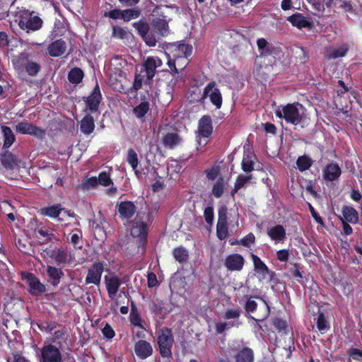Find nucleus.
<instances>
[{
    "label": "nucleus",
    "instance_id": "1",
    "mask_svg": "<svg viewBox=\"0 0 362 362\" xmlns=\"http://www.w3.org/2000/svg\"><path fill=\"white\" fill-rule=\"evenodd\" d=\"M32 55L28 52H23L12 58V64L18 72H25L28 76L35 77L41 71V65L32 60Z\"/></svg>",
    "mask_w": 362,
    "mask_h": 362
},
{
    "label": "nucleus",
    "instance_id": "2",
    "mask_svg": "<svg viewBox=\"0 0 362 362\" xmlns=\"http://www.w3.org/2000/svg\"><path fill=\"white\" fill-rule=\"evenodd\" d=\"M299 107L303 108V106L298 102L279 105L275 110V115L279 119H284L287 123L297 125L303 122Z\"/></svg>",
    "mask_w": 362,
    "mask_h": 362
},
{
    "label": "nucleus",
    "instance_id": "3",
    "mask_svg": "<svg viewBox=\"0 0 362 362\" xmlns=\"http://www.w3.org/2000/svg\"><path fill=\"white\" fill-rule=\"evenodd\" d=\"M198 96L194 98L192 100H197L200 104H204L206 98H209L216 109L219 110L223 103L222 94L220 89L218 88L215 81L209 82L204 88L202 93L201 90H197Z\"/></svg>",
    "mask_w": 362,
    "mask_h": 362
},
{
    "label": "nucleus",
    "instance_id": "4",
    "mask_svg": "<svg viewBox=\"0 0 362 362\" xmlns=\"http://www.w3.org/2000/svg\"><path fill=\"white\" fill-rule=\"evenodd\" d=\"M168 9L169 7L165 6H159L156 7V11L158 16L153 18L151 21V25L152 28V33L156 34V37L158 39V42L163 37H167L170 32L169 27V22L171 18L168 16L165 15V12L162 10L163 8Z\"/></svg>",
    "mask_w": 362,
    "mask_h": 362
},
{
    "label": "nucleus",
    "instance_id": "5",
    "mask_svg": "<svg viewBox=\"0 0 362 362\" xmlns=\"http://www.w3.org/2000/svg\"><path fill=\"white\" fill-rule=\"evenodd\" d=\"M174 337L170 328L163 327L158 332L157 344L162 358L170 359L173 358V346Z\"/></svg>",
    "mask_w": 362,
    "mask_h": 362
},
{
    "label": "nucleus",
    "instance_id": "6",
    "mask_svg": "<svg viewBox=\"0 0 362 362\" xmlns=\"http://www.w3.org/2000/svg\"><path fill=\"white\" fill-rule=\"evenodd\" d=\"M149 215L144 212L137 213L132 221L131 235L139 238V244L144 245L147 242L148 223Z\"/></svg>",
    "mask_w": 362,
    "mask_h": 362
},
{
    "label": "nucleus",
    "instance_id": "7",
    "mask_svg": "<svg viewBox=\"0 0 362 362\" xmlns=\"http://www.w3.org/2000/svg\"><path fill=\"white\" fill-rule=\"evenodd\" d=\"M132 25L147 46L155 47L156 45L158 39L156 37V34L150 31V25L146 21L141 19L133 23Z\"/></svg>",
    "mask_w": 362,
    "mask_h": 362
},
{
    "label": "nucleus",
    "instance_id": "8",
    "mask_svg": "<svg viewBox=\"0 0 362 362\" xmlns=\"http://www.w3.org/2000/svg\"><path fill=\"white\" fill-rule=\"evenodd\" d=\"M54 344H44L40 349V362H62V352Z\"/></svg>",
    "mask_w": 362,
    "mask_h": 362
},
{
    "label": "nucleus",
    "instance_id": "9",
    "mask_svg": "<svg viewBox=\"0 0 362 362\" xmlns=\"http://www.w3.org/2000/svg\"><path fill=\"white\" fill-rule=\"evenodd\" d=\"M69 338V332L64 325H62L55 330L52 336L48 338L49 343L48 344H54L57 348L65 350L69 344L68 341Z\"/></svg>",
    "mask_w": 362,
    "mask_h": 362
},
{
    "label": "nucleus",
    "instance_id": "10",
    "mask_svg": "<svg viewBox=\"0 0 362 362\" xmlns=\"http://www.w3.org/2000/svg\"><path fill=\"white\" fill-rule=\"evenodd\" d=\"M103 272V262L96 261L93 262L91 267L88 270L87 276L85 279L86 284H92L96 286L100 285Z\"/></svg>",
    "mask_w": 362,
    "mask_h": 362
},
{
    "label": "nucleus",
    "instance_id": "11",
    "mask_svg": "<svg viewBox=\"0 0 362 362\" xmlns=\"http://www.w3.org/2000/svg\"><path fill=\"white\" fill-rule=\"evenodd\" d=\"M16 131L22 134H29L38 139H42L46 134V131L27 121L21 122L16 126Z\"/></svg>",
    "mask_w": 362,
    "mask_h": 362
},
{
    "label": "nucleus",
    "instance_id": "12",
    "mask_svg": "<svg viewBox=\"0 0 362 362\" xmlns=\"http://www.w3.org/2000/svg\"><path fill=\"white\" fill-rule=\"evenodd\" d=\"M244 257L238 253H233L227 255L224 260V266L228 271L240 272L245 265Z\"/></svg>",
    "mask_w": 362,
    "mask_h": 362
},
{
    "label": "nucleus",
    "instance_id": "13",
    "mask_svg": "<svg viewBox=\"0 0 362 362\" xmlns=\"http://www.w3.org/2000/svg\"><path fill=\"white\" fill-rule=\"evenodd\" d=\"M161 60L158 57H148L143 64L146 72V83L150 84L156 75V68L161 65Z\"/></svg>",
    "mask_w": 362,
    "mask_h": 362
},
{
    "label": "nucleus",
    "instance_id": "14",
    "mask_svg": "<svg viewBox=\"0 0 362 362\" xmlns=\"http://www.w3.org/2000/svg\"><path fill=\"white\" fill-rule=\"evenodd\" d=\"M102 99L103 97L99 85L98 83H96V85L93 89L90 95L86 98V107L90 110L91 113L98 112Z\"/></svg>",
    "mask_w": 362,
    "mask_h": 362
},
{
    "label": "nucleus",
    "instance_id": "15",
    "mask_svg": "<svg viewBox=\"0 0 362 362\" xmlns=\"http://www.w3.org/2000/svg\"><path fill=\"white\" fill-rule=\"evenodd\" d=\"M53 230L47 226H43L41 223L33 233L36 238L41 240L42 244H47L48 243L57 240V236L52 233Z\"/></svg>",
    "mask_w": 362,
    "mask_h": 362
},
{
    "label": "nucleus",
    "instance_id": "16",
    "mask_svg": "<svg viewBox=\"0 0 362 362\" xmlns=\"http://www.w3.org/2000/svg\"><path fill=\"white\" fill-rule=\"evenodd\" d=\"M134 352L138 358L144 360L153 355V349L150 342L140 339L134 344Z\"/></svg>",
    "mask_w": 362,
    "mask_h": 362
},
{
    "label": "nucleus",
    "instance_id": "17",
    "mask_svg": "<svg viewBox=\"0 0 362 362\" xmlns=\"http://www.w3.org/2000/svg\"><path fill=\"white\" fill-rule=\"evenodd\" d=\"M27 282L29 286V293L34 296L44 293L46 291L45 286L33 274L29 273L27 276Z\"/></svg>",
    "mask_w": 362,
    "mask_h": 362
},
{
    "label": "nucleus",
    "instance_id": "18",
    "mask_svg": "<svg viewBox=\"0 0 362 362\" xmlns=\"http://www.w3.org/2000/svg\"><path fill=\"white\" fill-rule=\"evenodd\" d=\"M136 211L135 204L130 201L121 202L117 205V211L122 220H129L133 217Z\"/></svg>",
    "mask_w": 362,
    "mask_h": 362
},
{
    "label": "nucleus",
    "instance_id": "19",
    "mask_svg": "<svg viewBox=\"0 0 362 362\" xmlns=\"http://www.w3.org/2000/svg\"><path fill=\"white\" fill-rule=\"evenodd\" d=\"M251 258L253 262L254 270L261 276L260 279H265L267 275H269L272 278L274 275V272L270 271L265 263L257 255L252 253Z\"/></svg>",
    "mask_w": 362,
    "mask_h": 362
},
{
    "label": "nucleus",
    "instance_id": "20",
    "mask_svg": "<svg viewBox=\"0 0 362 362\" xmlns=\"http://www.w3.org/2000/svg\"><path fill=\"white\" fill-rule=\"evenodd\" d=\"M267 233L270 239L276 243H284L286 239V231L285 228L280 224L268 228Z\"/></svg>",
    "mask_w": 362,
    "mask_h": 362
},
{
    "label": "nucleus",
    "instance_id": "21",
    "mask_svg": "<svg viewBox=\"0 0 362 362\" xmlns=\"http://www.w3.org/2000/svg\"><path fill=\"white\" fill-rule=\"evenodd\" d=\"M199 134L205 138L211 136L213 132L212 119L209 115H204L199 120L198 123Z\"/></svg>",
    "mask_w": 362,
    "mask_h": 362
},
{
    "label": "nucleus",
    "instance_id": "22",
    "mask_svg": "<svg viewBox=\"0 0 362 362\" xmlns=\"http://www.w3.org/2000/svg\"><path fill=\"white\" fill-rule=\"evenodd\" d=\"M64 211L61 204H54L51 206L42 207L39 210V214L44 216H47L51 218H57L59 221H62L63 219L59 218L60 214Z\"/></svg>",
    "mask_w": 362,
    "mask_h": 362
},
{
    "label": "nucleus",
    "instance_id": "23",
    "mask_svg": "<svg viewBox=\"0 0 362 362\" xmlns=\"http://www.w3.org/2000/svg\"><path fill=\"white\" fill-rule=\"evenodd\" d=\"M43 21L38 16L30 17L26 21L19 20L18 26L21 29L26 30L36 31L40 30L42 26Z\"/></svg>",
    "mask_w": 362,
    "mask_h": 362
},
{
    "label": "nucleus",
    "instance_id": "24",
    "mask_svg": "<svg viewBox=\"0 0 362 362\" xmlns=\"http://www.w3.org/2000/svg\"><path fill=\"white\" fill-rule=\"evenodd\" d=\"M341 174V170L337 163L331 162L326 165L323 170L325 180L332 182L337 180Z\"/></svg>",
    "mask_w": 362,
    "mask_h": 362
},
{
    "label": "nucleus",
    "instance_id": "25",
    "mask_svg": "<svg viewBox=\"0 0 362 362\" xmlns=\"http://www.w3.org/2000/svg\"><path fill=\"white\" fill-rule=\"evenodd\" d=\"M106 289L110 298L115 299L116 294L121 286V280L116 276L105 277Z\"/></svg>",
    "mask_w": 362,
    "mask_h": 362
},
{
    "label": "nucleus",
    "instance_id": "26",
    "mask_svg": "<svg viewBox=\"0 0 362 362\" xmlns=\"http://www.w3.org/2000/svg\"><path fill=\"white\" fill-rule=\"evenodd\" d=\"M66 50V43L62 39L57 40L50 43L47 47V53L53 57H60Z\"/></svg>",
    "mask_w": 362,
    "mask_h": 362
},
{
    "label": "nucleus",
    "instance_id": "27",
    "mask_svg": "<svg viewBox=\"0 0 362 362\" xmlns=\"http://www.w3.org/2000/svg\"><path fill=\"white\" fill-rule=\"evenodd\" d=\"M13 3L14 2L11 4V10H5L3 17H4L5 14H6V16L11 15V16L14 17V21L16 22L18 21V23L19 20L26 21L28 17L30 15V11L23 7L14 8Z\"/></svg>",
    "mask_w": 362,
    "mask_h": 362
},
{
    "label": "nucleus",
    "instance_id": "28",
    "mask_svg": "<svg viewBox=\"0 0 362 362\" xmlns=\"http://www.w3.org/2000/svg\"><path fill=\"white\" fill-rule=\"evenodd\" d=\"M349 50V45L347 43H344L338 47H330L327 49L325 52V58L327 60H331L344 57L346 55Z\"/></svg>",
    "mask_w": 362,
    "mask_h": 362
},
{
    "label": "nucleus",
    "instance_id": "29",
    "mask_svg": "<svg viewBox=\"0 0 362 362\" xmlns=\"http://www.w3.org/2000/svg\"><path fill=\"white\" fill-rule=\"evenodd\" d=\"M257 45L260 55L263 57L276 54L279 52L278 48L269 43L263 37L257 39Z\"/></svg>",
    "mask_w": 362,
    "mask_h": 362
},
{
    "label": "nucleus",
    "instance_id": "30",
    "mask_svg": "<svg viewBox=\"0 0 362 362\" xmlns=\"http://www.w3.org/2000/svg\"><path fill=\"white\" fill-rule=\"evenodd\" d=\"M171 48L175 52H177V54H174L177 57H185L187 58L192 53V46L188 43H186L185 40L174 42L171 45Z\"/></svg>",
    "mask_w": 362,
    "mask_h": 362
},
{
    "label": "nucleus",
    "instance_id": "31",
    "mask_svg": "<svg viewBox=\"0 0 362 362\" xmlns=\"http://www.w3.org/2000/svg\"><path fill=\"white\" fill-rule=\"evenodd\" d=\"M182 138L177 132H168L163 136L162 144L169 149H174L181 144Z\"/></svg>",
    "mask_w": 362,
    "mask_h": 362
},
{
    "label": "nucleus",
    "instance_id": "32",
    "mask_svg": "<svg viewBox=\"0 0 362 362\" xmlns=\"http://www.w3.org/2000/svg\"><path fill=\"white\" fill-rule=\"evenodd\" d=\"M317 307V317L314 318V321L316 323L317 330L323 334L330 329V325L325 313L320 310V307L318 305Z\"/></svg>",
    "mask_w": 362,
    "mask_h": 362
},
{
    "label": "nucleus",
    "instance_id": "33",
    "mask_svg": "<svg viewBox=\"0 0 362 362\" xmlns=\"http://www.w3.org/2000/svg\"><path fill=\"white\" fill-rule=\"evenodd\" d=\"M2 166L6 170H13L18 165L17 156L8 151L1 154L0 158Z\"/></svg>",
    "mask_w": 362,
    "mask_h": 362
},
{
    "label": "nucleus",
    "instance_id": "34",
    "mask_svg": "<svg viewBox=\"0 0 362 362\" xmlns=\"http://www.w3.org/2000/svg\"><path fill=\"white\" fill-rule=\"evenodd\" d=\"M46 271L50 284L53 286H58L60 283L61 279L64 275L62 269L53 266H47Z\"/></svg>",
    "mask_w": 362,
    "mask_h": 362
},
{
    "label": "nucleus",
    "instance_id": "35",
    "mask_svg": "<svg viewBox=\"0 0 362 362\" xmlns=\"http://www.w3.org/2000/svg\"><path fill=\"white\" fill-rule=\"evenodd\" d=\"M94 118L90 115H85L81 121L80 130L85 135H90L95 129Z\"/></svg>",
    "mask_w": 362,
    "mask_h": 362
},
{
    "label": "nucleus",
    "instance_id": "36",
    "mask_svg": "<svg viewBox=\"0 0 362 362\" xmlns=\"http://www.w3.org/2000/svg\"><path fill=\"white\" fill-rule=\"evenodd\" d=\"M287 21H289L293 26H295L298 29L308 28L310 25V22L300 13H296L287 17Z\"/></svg>",
    "mask_w": 362,
    "mask_h": 362
},
{
    "label": "nucleus",
    "instance_id": "37",
    "mask_svg": "<svg viewBox=\"0 0 362 362\" xmlns=\"http://www.w3.org/2000/svg\"><path fill=\"white\" fill-rule=\"evenodd\" d=\"M341 212L345 219V222L352 224H355L358 222V211L353 206L347 205L344 206Z\"/></svg>",
    "mask_w": 362,
    "mask_h": 362
},
{
    "label": "nucleus",
    "instance_id": "38",
    "mask_svg": "<svg viewBox=\"0 0 362 362\" xmlns=\"http://www.w3.org/2000/svg\"><path fill=\"white\" fill-rule=\"evenodd\" d=\"M1 129L4 137L3 148H8L15 142L16 136L9 127L3 125Z\"/></svg>",
    "mask_w": 362,
    "mask_h": 362
},
{
    "label": "nucleus",
    "instance_id": "39",
    "mask_svg": "<svg viewBox=\"0 0 362 362\" xmlns=\"http://www.w3.org/2000/svg\"><path fill=\"white\" fill-rule=\"evenodd\" d=\"M235 362H253L254 353L249 347H244L235 355Z\"/></svg>",
    "mask_w": 362,
    "mask_h": 362
},
{
    "label": "nucleus",
    "instance_id": "40",
    "mask_svg": "<svg viewBox=\"0 0 362 362\" xmlns=\"http://www.w3.org/2000/svg\"><path fill=\"white\" fill-rule=\"evenodd\" d=\"M129 321L131 325L144 329L141 324L142 320L140 313L136 308V303L134 301L131 302V311L129 314Z\"/></svg>",
    "mask_w": 362,
    "mask_h": 362
},
{
    "label": "nucleus",
    "instance_id": "41",
    "mask_svg": "<svg viewBox=\"0 0 362 362\" xmlns=\"http://www.w3.org/2000/svg\"><path fill=\"white\" fill-rule=\"evenodd\" d=\"M37 325L40 331L46 333H51L62 325L58 323L56 320L46 319L40 323H37Z\"/></svg>",
    "mask_w": 362,
    "mask_h": 362
},
{
    "label": "nucleus",
    "instance_id": "42",
    "mask_svg": "<svg viewBox=\"0 0 362 362\" xmlns=\"http://www.w3.org/2000/svg\"><path fill=\"white\" fill-rule=\"evenodd\" d=\"M254 158L255 156L250 152L243 154L241 168L244 172L249 173L254 170Z\"/></svg>",
    "mask_w": 362,
    "mask_h": 362
},
{
    "label": "nucleus",
    "instance_id": "43",
    "mask_svg": "<svg viewBox=\"0 0 362 362\" xmlns=\"http://www.w3.org/2000/svg\"><path fill=\"white\" fill-rule=\"evenodd\" d=\"M173 257L180 264H185L188 261L189 252L183 246L175 247L173 251Z\"/></svg>",
    "mask_w": 362,
    "mask_h": 362
},
{
    "label": "nucleus",
    "instance_id": "44",
    "mask_svg": "<svg viewBox=\"0 0 362 362\" xmlns=\"http://www.w3.org/2000/svg\"><path fill=\"white\" fill-rule=\"evenodd\" d=\"M84 77V73L81 68L71 69L68 74V79L71 83L78 84Z\"/></svg>",
    "mask_w": 362,
    "mask_h": 362
},
{
    "label": "nucleus",
    "instance_id": "45",
    "mask_svg": "<svg viewBox=\"0 0 362 362\" xmlns=\"http://www.w3.org/2000/svg\"><path fill=\"white\" fill-rule=\"evenodd\" d=\"M225 190V180L223 176L218 177L212 187V194L216 198H220L223 196Z\"/></svg>",
    "mask_w": 362,
    "mask_h": 362
},
{
    "label": "nucleus",
    "instance_id": "46",
    "mask_svg": "<svg viewBox=\"0 0 362 362\" xmlns=\"http://www.w3.org/2000/svg\"><path fill=\"white\" fill-rule=\"evenodd\" d=\"M313 163V160L306 155L299 156L296 160L297 168L300 172L308 170Z\"/></svg>",
    "mask_w": 362,
    "mask_h": 362
},
{
    "label": "nucleus",
    "instance_id": "47",
    "mask_svg": "<svg viewBox=\"0 0 362 362\" xmlns=\"http://www.w3.org/2000/svg\"><path fill=\"white\" fill-rule=\"evenodd\" d=\"M127 161L128 163L132 166V169L134 170L135 174L139 177V171L136 170L138 164H139V159L136 152L133 148H129L127 151Z\"/></svg>",
    "mask_w": 362,
    "mask_h": 362
},
{
    "label": "nucleus",
    "instance_id": "48",
    "mask_svg": "<svg viewBox=\"0 0 362 362\" xmlns=\"http://www.w3.org/2000/svg\"><path fill=\"white\" fill-rule=\"evenodd\" d=\"M273 325L279 334H288L289 327L286 320L280 317H276L273 320Z\"/></svg>",
    "mask_w": 362,
    "mask_h": 362
},
{
    "label": "nucleus",
    "instance_id": "49",
    "mask_svg": "<svg viewBox=\"0 0 362 362\" xmlns=\"http://www.w3.org/2000/svg\"><path fill=\"white\" fill-rule=\"evenodd\" d=\"M141 15V10L138 8H128L122 11V18L124 21H130L132 19L137 18Z\"/></svg>",
    "mask_w": 362,
    "mask_h": 362
},
{
    "label": "nucleus",
    "instance_id": "50",
    "mask_svg": "<svg viewBox=\"0 0 362 362\" xmlns=\"http://www.w3.org/2000/svg\"><path fill=\"white\" fill-rule=\"evenodd\" d=\"M149 110V103L141 102L133 109V112L137 118H142Z\"/></svg>",
    "mask_w": 362,
    "mask_h": 362
},
{
    "label": "nucleus",
    "instance_id": "51",
    "mask_svg": "<svg viewBox=\"0 0 362 362\" xmlns=\"http://www.w3.org/2000/svg\"><path fill=\"white\" fill-rule=\"evenodd\" d=\"M54 259L58 264H66L68 260V252L63 248H59L55 252Z\"/></svg>",
    "mask_w": 362,
    "mask_h": 362
},
{
    "label": "nucleus",
    "instance_id": "52",
    "mask_svg": "<svg viewBox=\"0 0 362 362\" xmlns=\"http://www.w3.org/2000/svg\"><path fill=\"white\" fill-rule=\"evenodd\" d=\"M228 223H217L216 235L221 240H225L228 237Z\"/></svg>",
    "mask_w": 362,
    "mask_h": 362
},
{
    "label": "nucleus",
    "instance_id": "53",
    "mask_svg": "<svg viewBox=\"0 0 362 362\" xmlns=\"http://www.w3.org/2000/svg\"><path fill=\"white\" fill-rule=\"evenodd\" d=\"M204 173L209 180L214 181L218 178L220 168L218 165H214L211 168L206 169Z\"/></svg>",
    "mask_w": 362,
    "mask_h": 362
},
{
    "label": "nucleus",
    "instance_id": "54",
    "mask_svg": "<svg viewBox=\"0 0 362 362\" xmlns=\"http://www.w3.org/2000/svg\"><path fill=\"white\" fill-rule=\"evenodd\" d=\"M98 184L104 187H107L112 184L110 174L105 171L100 172L98 175Z\"/></svg>",
    "mask_w": 362,
    "mask_h": 362
},
{
    "label": "nucleus",
    "instance_id": "55",
    "mask_svg": "<svg viewBox=\"0 0 362 362\" xmlns=\"http://www.w3.org/2000/svg\"><path fill=\"white\" fill-rule=\"evenodd\" d=\"M241 313L242 310L240 308L228 309L224 313L223 318L225 320L238 319L240 317Z\"/></svg>",
    "mask_w": 362,
    "mask_h": 362
},
{
    "label": "nucleus",
    "instance_id": "56",
    "mask_svg": "<svg viewBox=\"0 0 362 362\" xmlns=\"http://www.w3.org/2000/svg\"><path fill=\"white\" fill-rule=\"evenodd\" d=\"M335 8L342 9L345 12H352L353 6L350 1L346 0H336Z\"/></svg>",
    "mask_w": 362,
    "mask_h": 362
},
{
    "label": "nucleus",
    "instance_id": "57",
    "mask_svg": "<svg viewBox=\"0 0 362 362\" xmlns=\"http://www.w3.org/2000/svg\"><path fill=\"white\" fill-rule=\"evenodd\" d=\"M128 35V32L123 28L115 25L112 27V37L118 39H125Z\"/></svg>",
    "mask_w": 362,
    "mask_h": 362
},
{
    "label": "nucleus",
    "instance_id": "58",
    "mask_svg": "<svg viewBox=\"0 0 362 362\" xmlns=\"http://www.w3.org/2000/svg\"><path fill=\"white\" fill-rule=\"evenodd\" d=\"M252 175H245L243 174H240L235 180V185L238 187L240 189L243 188L250 180H252Z\"/></svg>",
    "mask_w": 362,
    "mask_h": 362
},
{
    "label": "nucleus",
    "instance_id": "59",
    "mask_svg": "<svg viewBox=\"0 0 362 362\" xmlns=\"http://www.w3.org/2000/svg\"><path fill=\"white\" fill-rule=\"evenodd\" d=\"M149 309L155 315H160L163 310L162 303L153 301L149 304Z\"/></svg>",
    "mask_w": 362,
    "mask_h": 362
},
{
    "label": "nucleus",
    "instance_id": "60",
    "mask_svg": "<svg viewBox=\"0 0 362 362\" xmlns=\"http://www.w3.org/2000/svg\"><path fill=\"white\" fill-rule=\"evenodd\" d=\"M143 81L144 76H142L141 73H135L132 89L135 91L140 90L142 88Z\"/></svg>",
    "mask_w": 362,
    "mask_h": 362
},
{
    "label": "nucleus",
    "instance_id": "61",
    "mask_svg": "<svg viewBox=\"0 0 362 362\" xmlns=\"http://www.w3.org/2000/svg\"><path fill=\"white\" fill-rule=\"evenodd\" d=\"M204 216L207 224L211 225L214 221V214L213 206H207L204 211Z\"/></svg>",
    "mask_w": 362,
    "mask_h": 362
},
{
    "label": "nucleus",
    "instance_id": "62",
    "mask_svg": "<svg viewBox=\"0 0 362 362\" xmlns=\"http://www.w3.org/2000/svg\"><path fill=\"white\" fill-rule=\"evenodd\" d=\"M102 333L107 339H112L115 336V332L109 323H106L105 327L102 329Z\"/></svg>",
    "mask_w": 362,
    "mask_h": 362
},
{
    "label": "nucleus",
    "instance_id": "63",
    "mask_svg": "<svg viewBox=\"0 0 362 362\" xmlns=\"http://www.w3.org/2000/svg\"><path fill=\"white\" fill-rule=\"evenodd\" d=\"M308 209L310 210V212L312 215V217L314 218V220L318 223L320 226L324 227L325 223L323 221V219L322 217L319 215V214L315 211V208L313 206V205L310 203H308Z\"/></svg>",
    "mask_w": 362,
    "mask_h": 362
},
{
    "label": "nucleus",
    "instance_id": "64",
    "mask_svg": "<svg viewBox=\"0 0 362 362\" xmlns=\"http://www.w3.org/2000/svg\"><path fill=\"white\" fill-rule=\"evenodd\" d=\"M348 354L354 360L362 362V351L356 348H351L348 351Z\"/></svg>",
    "mask_w": 362,
    "mask_h": 362
}]
</instances>
